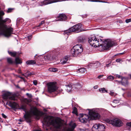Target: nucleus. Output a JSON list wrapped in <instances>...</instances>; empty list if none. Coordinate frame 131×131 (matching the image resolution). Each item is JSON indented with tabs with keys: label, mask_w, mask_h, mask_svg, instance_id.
Listing matches in <instances>:
<instances>
[{
	"label": "nucleus",
	"mask_w": 131,
	"mask_h": 131,
	"mask_svg": "<svg viewBox=\"0 0 131 131\" xmlns=\"http://www.w3.org/2000/svg\"><path fill=\"white\" fill-rule=\"evenodd\" d=\"M31 38V36H30L28 37V38L29 40H30Z\"/></svg>",
	"instance_id": "51"
},
{
	"label": "nucleus",
	"mask_w": 131,
	"mask_h": 131,
	"mask_svg": "<svg viewBox=\"0 0 131 131\" xmlns=\"http://www.w3.org/2000/svg\"><path fill=\"white\" fill-rule=\"evenodd\" d=\"M8 53L11 56L15 57L16 55V52H11L8 51Z\"/></svg>",
	"instance_id": "27"
},
{
	"label": "nucleus",
	"mask_w": 131,
	"mask_h": 131,
	"mask_svg": "<svg viewBox=\"0 0 131 131\" xmlns=\"http://www.w3.org/2000/svg\"><path fill=\"white\" fill-rule=\"evenodd\" d=\"M26 95L29 97L31 98V97H32L31 95L30 94H29L28 93H27L26 94Z\"/></svg>",
	"instance_id": "43"
},
{
	"label": "nucleus",
	"mask_w": 131,
	"mask_h": 131,
	"mask_svg": "<svg viewBox=\"0 0 131 131\" xmlns=\"http://www.w3.org/2000/svg\"><path fill=\"white\" fill-rule=\"evenodd\" d=\"M77 108L75 107H74L73 109V111L72 112V113L76 114H77Z\"/></svg>",
	"instance_id": "35"
},
{
	"label": "nucleus",
	"mask_w": 131,
	"mask_h": 131,
	"mask_svg": "<svg viewBox=\"0 0 131 131\" xmlns=\"http://www.w3.org/2000/svg\"><path fill=\"white\" fill-rule=\"evenodd\" d=\"M72 28H69L68 30H65L64 31V34H66L67 35H69L71 32H73L72 30Z\"/></svg>",
	"instance_id": "19"
},
{
	"label": "nucleus",
	"mask_w": 131,
	"mask_h": 131,
	"mask_svg": "<svg viewBox=\"0 0 131 131\" xmlns=\"http://www.w3.org/2000/svg\"><path fill=\"white\" fill-rule=\"evenodd\" d=\"M0 119H1V118H0Z\"/></svg>",
	"instance_id": "63"
},
{
	"label": "nucleus",
	"mask_w": 131,
	"mask_h": 131,
	"mask_svg": "<svg viewBox=\"0 0 131 131\" xmlns=\"http://www.w3.org/2000/svg\"><path fill=\"white\" fill-rule=\"evenodd\" d=\"M66 86L67 87V89H66L67 91L68 92L70 91L72 89V85L70 84L67 85Z\"/></svg>",
	"instance_id": "21"
},
{
	"label": "nucleus",
	"mask_w": 131,
	"mask_h": 131,
	"mask_svg": "<svg viewBox=\"0 0 131 131\" xmlns=\"http://www.w3.org/2000/svg\"><path fill=\"white\" fill-rule=\"evenodd\" d=\"M33 83L35 85H36L37 84V82L36 80H34L33 81Z\"/></svg>",
	"instance_id": "45"
},
{
	"label": "nucleus",
	"mask_w": 131,
	"mask_h": 131,
	"mask_svg": "<svg viewBox=\"0 0 131 131\" xmlns=\"http://www.w3.org/2000/svg\"><path fill=\"white\" fill-rule=\"evenodd\" d=\"M83 131H86L83 130Z\"/></svg>",
	"instance_id": "64"
},
{
	"label": "nucleus",
	"mask_w": 131,
	"mask_h": 131,
	"mask_svg": "<svg viewBox=\"0 0 131 131\" xmlns=\"http://www.w3.org/2000/svg\"><path fill=\"white\" fill-rule=\"evenodd\" d=\"M56 18L58 19L56 20V21H65L67 18V16L64 14H59V15L56 16Z\"/></svg>",
	"instance_id": "15"
},
{
	"label": "nucleus",
	"mask_w": 131,
	"mask_h": 131,
	"mask_svg": "<svg viewBox=\"0 0 131 131\" xmlns=\"http://www.w3.org/2000/svg\"><path fill=\"white\" fill-rule=\"evenodd\" d=\"M11 106H10L13 109L15 110L17 109V107L18 106V104L15 103V102H13V103L11 104Z\"/></svg>",
	"instance_id": "20"
},
{
	"label": "nucleus",
	"mask_w": 131,
	"mask_h": 131,
	"mask_svg": "<svg viewBox=\"0 0 131 131\" xmlns=\"http://www.w3.org/2000/svg\"><path fill=\"white\" fill-rule=\"evenodd\" d=\"M131 21V18H130L128 19H127L125 20V22L126 23H128Z\"/></svg>",
	"instance_id": "38"
},
{
	"label": "nucleus",
	"mask_w": 131,
	"mask_h": 131,
	"mask_svg": "<svg viewBox=\"0 0 131 131\" xmlns=\"http://www.w3.org/2000/svg\"><path fill=\"white\" fill-rule=\"evenodd\" d=\"M23 101L26 103L28 104L29 103L31 102V100L30 99H23Z\"/></svg>",
	"instance_id": "32"
},
{
	"label": "nucleus",
	"mask_w": 131,
	"mask_h": 131,
	"mask_svg": "<svg viewBox=\"0 0 131 131\" xmlns=\"http://www.w3.org/2000/svg\"><path fill=\"white\" fill-rule=\"evenodd\" d=\"M1 32L2 34L5 37H9L13 33V29L11 27L7 28L5 29H3Z\"/></svg>",
	"instance_id": "6"
},
{
	"label": "nucleus",
	"mask_w": 131,
	"mask_h": 131,
	"mask_svg": "<svg viewBox=\"0 0 131 131\" xmlns=\"http://www.w3.org/2000/svg\"><path fill=\"white\" fill-rule=\"evenodd\" d=\"M98 127V131H104V130L105 127L102 124H99Z\"/></svg>",
	"instance_id": "18"
},
{
	"label": "nucleus",
	"mask_w": 131,
	"mask_h": 131,
	"mask_svg": "<svg viewBox=\"0 0 131 131\" xmlns=\"http://www.w3.org/2000/svg\"><path fill=\"white\" fill-rule=\"evenodd\" d=\"M45 23V21H42L41 22V23H39V25L38 26V27L40 26L41 25L44 24Z\"/></svg>",
	"instance_id": "40"
},
{
	"label": "nucleus",
	"mask_w": 131,
	"mask_h": 131,
	"mask_svg": "<svg viewBox=\"0 0 131 131\" xmlns=\"http://www.w3.org/2000/svg\"><path fill=\"white\" fill-rule=\"evenodd\" d=\"M83 48L81 44H78L74 46L71 50V53L72 56L77 57L82 52Z\"/></svg>",
	"instance_id": "3"
},
{
	"label": "nucleus",
	"mask_w": 131,
	"mask_h": 131,
	"mask_svg": "<svg viewBox=\"0 0 131 131\" xmlns=\"http://www.w3.org/2000/svg\"><path fill=\"white\" fill-rule=\"evenodd\" d=\"M16 63V64H20L22 63L21 60L18 58H16L15 59Z\"/></svg>",
	"instance_id": "28"
},
{
	"label": "nucleus",
	"mask_w": 131,
	"mask_h": 131,
	"mask_svg": "<svg viewBox=\"0 0 131 131\" xmlns=\"http://www.w3.org/2000/svg\"><path fill=\"white\" fill-rule=\"evenodd\" d=\"M43 121L45 123L50 125H52L56 128L59 129L62 126L61 122L54 120L52 117L50 116H46L43 118Z\"/></svg>",
	"instance_id": "2"
},
{
	"label": "nucleus",
	"mask_w": 131,
	"mask_h": 131,
	"mask_svg": "<svg viewBox=\"0 0 131 131\" xmlns=\"http://www.w3.org/2000/svg\"><path fill=\"white\" fill-rule=\"evenodd\" d=\"M17 72L18 73H21V69L20 68H19L17 71Z\"/></svg>",
	"instance_id": "48"
},
{
	"label": "nucleus",
	"mask_w": 131,
	"mask_h": 131,
	"mask_svg": "<svg viewBox=\"0 0 131 131\" xmlns=\"http://www.w3.org/2000/svg\"><path fill=\"white\" fill-rule=\"evenodd\" d=\"M68 59V57L67 56H65L62 60H61V61H62L61 62L63 64H65L67 62Z\"/></svg>",
	"instance_id": "22"
},
{
	"label": "nucleus",
	"mask_w": 131,
	"mask_h": 131,
	"mask_svg": "<svg viewBox=\"0 0 131 131\" xmlns=\"http://www.w3.org/2000/svg\"><path fill=\"white\" fill-rule=\"evenodd\" d=\"M22 75L25 77L26 75H25V73H23L22 74Z\"/></svg>",
	"instance_id": "57"
},
{
	"label": "nucleus",
	"mask_w": 131,
	"mask_h": 131,
	"mask_svg": "<svg viewBox=\"0 0 131 131\" xmlns=\"http://www.w3.org/2000/svg\"><path fill=\"white\" fill-rule=\"evenodd\" d=\"M88 42L92 46L96 47L101 46L104 49H107L114 45V42L110 39H107L103 42L102 39H99L94 36L89 37Z\"/></svg>",
	"instance_id": "1"
},
{
	"label": "nucleus",
	"mask_w": 131,
	"mask_h": 131,
	"mask_svg": "<svg viewBox=\"0 0 131 131\" xmlns=\"http://www.w3.org/2000/svg\"><path fill=\"white\" fill-rule=\"evenodd\" d=\"M18 109L19 110L22 109L24 111L26 112V106L25 105H22L21 107L18 108Z\"/></svg>",
	"instance_id": "26"
},
{
	"label": "nucleus",
	"mask_w": 131,
	"mask_h": 131,
	"mask_svg": "<svg viewBox=\"0 0 131 131\" xmlns=\"http://www.w3.org/2000/svg\"><path fill=\"white\" fill-rule=\"evenodd\" d=\"M77 41L79 43H83L85 42L86 40V38L84 36H81L78 37Z\"/></svg>",
	"instance_id": "16"
},
{
	"label": "nucleus",
	"mask_w": 131,
	"mask_h": 131,
	"mask_svg": "<svg viewBox=\"0 0 131 131\" xmlns=\"http://www.w3.org/2000/svg\"><path fill=\"white\" fill-rule=\"evenodd\" d=\"M90 1L92 2H102V3H108V2H104V1H101L99 0H92L91 1Z\"/></svg>",
	"instance_id": "36"
},
{
	"label": "nucleus",
	"mask_w": 131,
	"mask_h": 131,
	"mask_svg": "<svg viewBox=\"0 0 131 131\" xmlns=\"http://www.w3.org/2000/svg\"><path fill=\"white\" fill-rule=\"evenodd\" d=\"M49 70L51 71L56 72L58 70L56 68H51L49 69Z\"/></svg>",
	"instance_id": "33"
},
{
	"label": "nucleus",
	"mask_w": 131,
	"mask_h": 131,
	"mask_svg": "<svg viewBox=\"0 0 131 131\" xmlns=\"http://www.w3.org/2000/svg\"><path fill=\"white\" fill-rule=\"evenodd\" d=\"M78 71L81 72L82 73H84L86 71V69L84 68H81L79 69L78 70Z\"/></svg>",
	"instance_id": "31"
},
{
	"label": "nucleus",
	"mask_w": 131,
	"mask_h": 131,
	"mask_svg": "<svg viewBox=\"0 0 131 131\" xmlns=\"http://www.w3.org/2000/svg\"><path fill=\"white\" fill-rule=\"evenodd\" d=\"M33 131H40L39 129H37L34 130Z\"/></svg>",
	"instance_id": "54"
},
{
	"label": "nucleus",
	"mask_w": 131,
	"mask_h": 131,
	"mask_svg": "<svg viewBox=\"0 0 131 131\" xmlns=\"http://www.w3.org/2000/svg\"><path fill=\"white\" fill-rule=\"evenodd\" d=\"M82 24L79 23L73 26L72 28V30L73 32L76 33L79 32L85 31V30L82 28Z\"/></svg>",
	"instance_id": "7"
},
{
	"label": "nucleus",
	"mask_w": 131,
	"mask_h": 131,
	"mask_svg": "<svg viewBox=\"0 0 131 131\" xmlns=\"http://www.w3.org/2000/svg\"><path fill=\"white\" fill-rule=\"evenodd\" d=\"M13 9L12 8H9L7 10V11L6 12L7 13H9L11 12L13 10Z\"/></svg>",
	"instance_id": "37"
},
{
	"label": "nucleus",
	"mask_w": 131,
	"mask_h": 131,
	"mask_svg": "<svg viewBox=\"0 0 131 131\" xmlns=\"http://www.w3.org/2000/svg\"><path fill=\"white\" fill-rule=\"evenodd\" d=\"M26 63L28 65L32 64H35L36 61L34 60H28L26 62Z\"/></svg>",
	"instance_id": "23"
},
{
	"label": "nucleus",
	"mask_w": 131,
	"mask_h": 131,
	"mask_svg": "<svg viewBox=\"0 0 131 131\" xmlns=\"http://www.w3.org/2000/svg\"><path fill=\"white\" fill-rule=\"evenodd\" d=\"M19 121H20V122H23V120H22V119H19Z\"/></svg>",
	"instance_id": "56"
},
{
	"label": "nucleus",
	"mask_w": 131,
	"mask_h": 131,
	"mask_svg": "<svg viewBox=\"0 0 131 131\" xmlns=\"http://www.w3.org/2000/svg\"><path fill=\"white\" fill-rule=\"evenodd\" d=\"M7 62L9 63L12 64L13 62L12 58H7Z\"/></svg>",
	"instance_id": "30"
},
{
	"label": "nucleus",
	"mask_w": 131,
	"mask_h": 131,
	"mask_svg": "<svg viewBox=\"0 0 131 131\" xmlns=\"http://www.w3.org/2000/svg\"><path fill=\"white\" fill-rule=\"evenodd\" d=\"M109 93L110 94L111 96L113 95L114 94V92L112 91H111Z\"/></svg>",
	"instance_id": "46"
},
{
	"label": "nucleus",
	"mask_w": 131,
	"mask_h": 131,
	"mask_svg": "<svg viewBox=\"0 0 131 131\" xmlns=\"http://www.w3.org/2000/svg\"><path fill=\"white\" fill-rule=\"evenodd\" d=\"M98 125L95 124L94 125L92 128L93 131H98Z\"/></svg>",
	"instance_id": "24"
},
{
	"label": "nucleus",
	"mask_w": 131,
	"mask_h": 131,
	"mask_svg": "<svg viewBox=\"0 0 131 131\" xmlns=\"http://www.w3.org/2000/svg\"><path fill=\"white\" fill-rule=\"evenodd\" d=\"M4 14L5 13L3 11H0V25H3L7 21L9 20V19L8 18L3 20V16ZM1 29V27H0V30Z\"/></svg>",
	"instance_id": "14"
},
{
	"label": "nucleus",
	"mask_w": 131,
	"mask_h": 131,
	"mask_svg": "<svg viewBox=\"0 0 131 131\" xmlns=\"http://www.w3.org/2000/svg\"><path fill=\"white\" fill-rule=\"evenodd\" d=\"M75 127V124H74L72 126L71 128H68L67 130V131H73Z\"/></svg>",
	"instance_id": "25"
},
{
	"label": "nucleus",
	"mask_w": 131,
	"mask_h": 131,
	"mask_svg": "<svg viewBox=\"0 0 131 131\" xmlns=\"http://www.w3.org/2000/svg\"><path fill=\"white\" fill-rule=\"evenodd\" d=\"M88 113L90 117L92 118L95 119L99 117V114L96 112L89 109H88Z\"/></svg>",
	"instance_id": "12"
},
{
	"label": "nucleus",
	"mask_w": 131,
	"mask_h": 131,
	"mask_svg": "<svg viewBox=\"0 0 131 131\" xmlns=\"http://www.w3.org/2000/svg\"><path fill=\"white\" fill-rule=\"evenodd\" d=\"M2 117L5 118H6V116L4 113H2Z\"/></svg>",
	"instance_id": "47"
},
{
	"label": "nucleus",
	"mask_w": 131,
	"mask_h": 131,
	"mask_svg": "<svg viewBox=\"0 0 131 131\" xmlns=\"http://www.w3.org/2000/svg\"><path fill=\"white\" fill-rule=\"evenodd\" d=\"M113 102L114 103H119V101L118 100H114L113 101Z\"/></svg>",
	"instance_id": "42"
},
{
	"label": "nucleus",
	"mask_w": 131,
	"mask_h": 131,
	"mask_svg": "<svg viewBox=\"0 0 131 131\" xmlns=\"http://www.w3.org/2000/svg\"><path fill=\"white\" fill-rule=\"evenodd\" d=\"M123 53H120V54H122Z\"/></svg>",
	"instance_id": "62"
},
{
	"label": "nucleus",
	"mask_w": 131,
	"mask_h": 131,
	"mask_svg": "<svg viewBox=\"0 0 131 131\" xmlns=\"http://www.w3.org/2000/svg\"><path fill=\"white\" fill-rule=\"evenodd\" d=\"M116 77L119 78L121 79L122 81H119L117 80H114V83H116V82H117L118 83H121L123 85H124L125 86H126L128 85V82L126 79L124 78H123L122 76L118 74H116Z\"/></svg>",
	"instance_id": "9"
},
{
	"label": "nucleus",
	"mask_w": 131,
	"mask_h": 131,
	"mask_svg": "<svg viewBox=\"0 0 131 131\" xmlns=\"http://www.w3.org/2000/svg\"><path fill=\"white\" fill-rule=\"evenodd\" d=\"M116 62H120V61H122V59H116Z\"/></svg>",
	"instance_id": "41"
},
{
	"label": "nucleus",
	"mask_w": 131,
	"mask_h": 131,
	"mask_svg": "<svg viewBox=\"0 0 131 131\" xmlns=\"http://www.w3.org/2000/svg\"><path fill=\"white\" fill-rule=\"evenodd\" d=\"M100 65V63L98 62H96L95 63L94 62L89 64V66H93L95 67L96 68L99 67Z\"/></svg>",
	"instance_id": "17"
},
{
	"label": "nucleus",
	"mask_w": 131,
	"mask_h": 131,
	"mask_svg": "<svg viewBox=\"0 0 131 131\" xmlns=\"http://www.w3.org/2000/svg\"><path fill=\"white\" fill-rule=\"evenodd\" d=\"M13 131H17L16 129H14L13 130Z\"/></svg>",
	"instance_id": "60"
},
{
	"label": "nucleus",
	"mask_w": 131,
	"mask_h": 131,
	"mask_svg": "<svg viewBox=\"0 0 131 131\" xmlns=\"http://www.w3.org/2000/svg\"><path fill=\"white\" fill-rule=\"evenodd\" d=\"M33 115L37 116L38 113L36 110H33L31 108L29 112L26 114H25L24 117L27 122L30 123L31 122V117Z\"/></svg>",
	"instance_id": "4"
},
{
	"label": "nucleus",
	"mask_w": 131,
	"mask_h": 131,
	"mask_svg": "<svg viewBox=\"0 0 131 131\" xmlns=\"http://www.w3.org/2000/svg\"><path fill=\"white\" fill-rule=\"evenodd\" d=\"M99 91L100 92L102 93H104L105 92H106V93L107 92V90H106L104 88L100 89Z\"/></svg>",
	"instance_id": "29"
},
{
	"label": "nucleus",
	"mask_w": 131,
	"mask_h": 131,
	"mask_svg": "<svg viewBox=\"0 0 131 131\" xmlns=\"http://www.w3.org/2000/svg\"><path fill=\"white\" fill-rule=\"evenodd\" d=\"M103 75H100L97 78L98 79H100V78H102L103 77Z\"/></svg>",
	"instance_id": "50"
},
{
	"label": "nucleus",
	"mask_w": 131,
	"mask_h": 131,
	"mask_svg": "<svg viewBox=\"0 0 131 131\" xmlns=\"http://www.w3.org/2000/svg\"><path fill=\"white\" fill-rule=\"evenodd\" d=\"M107 78L110 81H112L114 80V77L111 75H109L108 77Z\"/></svg>",
	"instance_id": "34"
},
{
	"label": "nucleus",
	"mask_w": 131,
	"mask_h": 131,
	"mask_svg": "<svg viewBox=\"0 0 131 131\" xmlns=\"http://www.w3.org/2000/svg\"><path fill=\"white\" fill-rule=\"evenodd\" d=\"M122 90H125L123 89H122Z\"/></svg>",
	"instance_id": "61"
},
{
	"label": "nucleus",
	"mask_w": 131,
	"mask_h": 131,
	"mask_svg": "<svg viewBox=\"0 0 131 131\" xmlns=\"http://www.w3.org/2000/svg\"><path fill=\"white\" fill-rule=\"evenodd\" d=\"M18 77L20 78V79H24V78H23L22 77H20V76H18Z\"/></svg>",
	"instance_id": "55"
},
{
	"label": "nucleus",
	"mask_w": 131,
	"mask_h": 131,
	"mask_svg": "<svg viewBox=\"0 0 131 131\" xmlns=\"http://www.w3.org/2000/svg\"><path fill=\"white\" fill-rule=\"evenodd\" d=\"M59 1V0H54L53 1L52 0H45L39 3V5L40 6H42Z\"/></svg>",
	"instance_id": "13"
},
{
	"label": "nucleus",
	"mask_w": 131,
	"mask_h": 131,
	"mask_svg": "<svg viewBox=\"0 0 131 131\" xmlns=\"http://www.w3.org/2000/svg\"><path fill=\"white\" fill-rule=\"evenodd\" d=\"M46 57H47L46 59H49V58H47V56H46V57H45V59H46Z\"/></svg>",
	"instance_id": "58"
},
{
	"label": "nucleus",
	"mask_w": 131,
	"mask_h": 131,
	"mask_svg": "<svg viewBox=\"0 0 131 131\" xmlns=\"http://www.w3.org/2000/svg\"><path fill=\"white\" fill-rule=\"evenodd\" d=\"M29 71H27L25 73V75H26L25 77H27L29 76Z\"/></svg>",
	"instance_id": "39"
},
{
	"label": "nucleus",
	"mask_w": 131,
	"mask_h": 131,
	"mask_svg": "<svg viewBox=\"0 0 131 131\" xmlns=\"http://www.w3.org/2000/svg\"><path fill=\"white\" fill-rule=\"evenodd\" d=\"M48 91L50 93L54 92L57 89L56 82H50L47 84Z\"/></svg>",
	"instance_id": "5"
},
{
	"label": "nucleus",
	"mask_w": 131,
	"mask_h": 131,
	"mask_svg": "<svg viewBox=\"0 0 131 131\" xmlns=\"http://www.w3.org/2000/svg\"><path fill=\"white\" fill-rule=\"evenodd\" d=\"M98 86L97 85H96L94 86L93 88L94 89H97V88Z\"/></svg>",
	"instance_id": "53"
},
{
	"label": "nucleus",
	"mask_w": 131,
	"mask_h": 131,
	"mask_svg": "<svg viewBox=\"0 0 131 131\" xmlns=\"http://www.w3.org/2000/svg\"><path fill=\"white\" fill-rule=\"evenodd\" d=\"M111 64L110 63L109 64H106V66L107 67H109L111 65Z\"/></svg>",
	"instance_id": "52"
},
{
	"label": "nucleus",
	"mask_w": 131,
	"mask_h": 131,
	"mask_svg": "<svg viewBox=\"0 0 131 131\" xmlns=\"http://www.w3.org/2000/svg\"><path fill=\"white\" fill-rule=\"evenodd\" d=\"M34 74V73L33 72H29V76L32 75Z\"/></svg>",
	"instance_id": "49"
},
{
	"label": "nucleus",
	"mask_w": 131,
	"mask_h": 131,
	"mask_svg": "<svg viewBox=\"0 0 131 131\" xmlns=\"http://www.w3.org/2000/svg\"><path fill=\"white\" fill-rule=\"evenodd\" d=\"M109 123L113 126L116 127H120L122 125V122L118 118L113 119L109 121Z\"/></svg>",
	"instance_id": "8"
},
{
	"label": "nucleus",
	"mask_w": 131,
	"mask_h": 131,
	"mask_svg": "<svg viewBox=\"0 0 131 131\" xmlns=\"http://www.w3.org/2000/svg\"><path fill=\"white\" fill-rule=\"evenodd\" d=\"M129 76L130 78L131 79V74H130L129 75Z\"/></svg>",
	"instance_id": "59"
},
{
	"label": "nucleus",
	"mask_w": 131,
	"mask_h": 131,
	"mask_svg": "<svg viewBox=\"0 0 131 131\" xmlns=\"http://www.w3.org/2000/svg\"><path fill=\"white\" fill-rule=\"evenodd\" d=\"M126 125L128 126L131 127V122L130 123H127Z\"/></svg>",
	"instance_id": "44"
},
{
	"label": "nucleus",
	"mask_w": 131,
	"mask_h": 131,
	"mask_svg": "<svg viewBox=\"0 0 131 131\" xmlns=\"http://www.w3.org/2000/svg\"><path fill=\"white\" fill-rule=\"evenodd\" d=\"M79 121L82 123H85L89 120V117L86 114H80L78 118Z\"/></svg>",
	"instance_id": "11"
},
{
	"label": "nucleus",
	"mask_w": 131,
	"mask_h": 131,
	"mask_svg": "<svg viewBox=\"0 0 131 131\" xmlns=\"http://www.w3.org/2000/svg\"><path fill=\"white\" fill-rule=\"evenodd\" d=\"M12 94L11 93L6 92L3 94L2 96L3 99L6 100L15 101L16 100L15 97L14 96H11Z\"/></svg>",
	"instance_id": "10"
}]
</instances>
